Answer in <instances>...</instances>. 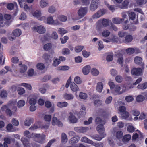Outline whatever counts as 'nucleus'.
<instances>
[{
  "label": "nucleus",
  "instance_id": "obj_8",
  "mask_svg": "<svg viewBox=\"0 0 147 147\" xmlns=\"http://www.w3.org/2000/svg\"><path fill=\"white\" fill-rule=\"evenodd\" d=\"M87 7L80 8L78 11V16L80 18H82L85 16L88 11Z\"/></svg>",
  "mask_w": 147,
  "mask_h": 147
},
{
  "label": "nucleus",
  "instance_id": "obj_18",
  "mask_svg": "<svg viewBox=\"0 0 147 147\" xmlns=\"http://www.w3.org/2000/svg\"><path fill=\"white\" fill-rule=\"evenodd\" d=\"M116 56L118 57L117 61V62L120 64L121 66H123V55L120 53H118L116 54Z\"/></svg>",
  "mask_w": 147,
  "mask_h": 147
},
{
  "label": "nucleus",
  "instance_id": "obj_35",
  "mask_svg": "<svg viewBox=\"0 0 147 147\" xmlns=\"http://www.w3.org/2000/svg\"><path fill=\"white\" fill-rule=\"evenodd\" d=\"M27 67L25 64H23L21 66L19 69V71L21 73H24L27 70Z\"/></svg>",
  "mask_w": 147,
  "mask_h": 147
},
{
  "label": "nucleus",
  "instance_id": "obj_63",
  "mask_svg": "<svg viewBox=\"0 0 147 147\" xmlns=\"http://www.w3.org/2000/svg\"><path fill=\"white\" fill-rule=\"evenodd\" d=\"M103 137H101L100 136L98 135H94L92 136V138L94 139L98 140L99 141H100L103 138Z\"/></svg>",
  "mask_w": 147,
  "mask_h": 147
},
{
  "label": "nucleus",
  "instance_id": "obj_1",
  "mask_svg": "<svg viewBox=\"0 0 147 147\" xmlns=\"http://www.w3.org/2000/svg\"><path fill=\"white\" fill-rule=\"evenodd\" d=\"M96 123L99 124L96 128V129L98 133L101 135L104 132V128L103 125L101 124L102 120L99 117H97L95 119Z\"/></svg>",
  "mask_w": 147,
  "mask_h": 147
},
{
  "label": "nucleus",
  "instance_id": "obj_59",
  "mask_svg": "<svg viewBox=\"0 0 147 147\" xmlns=\"http://www.w3.org/2000/svg\"><path fill=\"white\" fill-rule=\"evenodd\" d=\"M78 140L77 138L74 137L71 139L70 142L71 144H73L74 143H76L78 142Z\"/></svg>",
  "mask_w": 147,
  "mask_h": 147
},
{
  "label": "nucleus",
  "instance_id": "obj_53",
  "mask_svg": "<svg viewBox=\"0 0 147 147\" xmlns=\"http://www.w3.org/2000/svg\"><path fill=\"white\" fill-rule=\"evenodd\" d=\"M86 113V111L80 110V112L77 113L76 114L79 118H81L83 117L85 115Z\"/></svg>",
  "mask_w": 147,
  "mask_h": 147
},
{
  "label": "nucleus",
  "instance_id": "obj_12",
  "mask_svg": "<svg viewBox=\"0 0 147 147\" xmlns=\"http://www.w3.org/2000/svg\"><path fill=\"white\" fill-rule=\"evenodd\" d=\"M98 21L101 24L102 26L105 27L108 26L111 22L109 20L106 18L101 19L99 20Z\"/></svg>",
  "mask_w": 147,
  "mask_h": 147
},
{
  "label": "nucleus",
  "instance_id": "obj_25",
  "mask_svg": "<svg viewBox=\"0 0 147 147\" xmlns=\"http://www.w3.org/2000/svg\"><path fill=\"white\" fill-rule=\"evenodd\" d=\"M124 20V19L120 18H113L112 20L113 23L116 24H119Z\"/></svg>",
  "mask_w": 147,
  "mask_h": 147
},
{
  "label": "nucleus",
  "instance_id": "obj_11",
  "mask_svg": "<svg viewBox=\"0 0 147 147\" xmlns=\"http://www.w3.org/2000/svg\"><path fill=\"white\" fill-rule=\"evenodd\" d=\"M74 112L72 111L69 113L70 116L69 117V119L71 123H76L78 121V119L76 118L74 115Z\"/></svg>",
  "mask_w": 147,
  "mask_h": 147
},
{
  "label": "nucleus",
  "instance_id": "obj_23",
  "mask_svg": "<svg viewBox=\"0 0 147 147\" xmlns=\"http://www.w3.org/2000/svg\"><path fill=\"white\" fill-rule=\"evenodd\" d=\"M91 68L90 66L88 65L84 67L82 69V71L83 74L84 75H87L89 72Z\"/></svg>",
  "mask_w": 147,
  "mask_h": 147
},
{
  "label": "nucleus",
  "instance_id": "obj_15",
  "mask_svg": "<svg viewBox=\"0 0 147 147\" xmlns=\"http://www.w3.org/2000/svg\"><path fill=\"white\" fill-rule=\"evenodd\" d=\"M41 13L40 11H36L33 13V16L37 18L39 20H42L46 19L45 16L40 17L41 16Z\"/></svg>",
  "mask_w": 147,
  "mask_h": 147
},
{
  "label": "nucleus",
  "instance_id": "obj_57",
  "mask_svg": "<svg viewBox=\"0 0 147 147\" xmlns=\"http://www.w3.org/2000/svg\"><path fill=\"white\" fill-rule=\"evenodd\" d=\"M17 91L19 95H22L25 92V91L24 88L19 87L18 88Z\"/></svg>",
  "mask_w": 147,
  "mask_h": 147
},
{
  "label": "nucleus",
  "instance_id": "obj_38",
  "mask_svg": "<svg viewBox=\"0 0 147 147\" xmlns=\"http://www.w3.org/2000/svg\"><path fill=\"white\" fill-rule=\"evenodd\" d=\"M84 46L81 45H78L75 47L74 50L76 52L79 53L81 52L84 49Z\"/></svg>",
  "mask_w": 147,
  "mask_h": 147
},
{
  "label": "nucleus",
  "instance_id": "obj_13",
  "mask_svg": "<svg viewBox=\"0 0 147 147\" xmlns=\"http://www.w3.org/2000/svg\"><path fill=\"white\" fill-rule=\"evenodd\" d=\"M33 29L36 30L40 34H43L45 32V29L42 26H37L36 27L35 26L33 27Z\"/></svg>",
  "mask_w": 147,
  "mask_h": 147
},
{
  "label": "nucleus",
  "instance_id": "obj_47",
  "mask_svg": "<svg viewBox=\"0 0 147 147\" xmlns=\"http://www.w3.org/2000/svg\"><path fill=\"white\" fill-rule=\"evenodd\" d=\"M51 78L50 75H46L43 78L41 79V81L43 82H47L50 80Z\"/></svg>",
  "mask_w": 147,
  "mask_h": 147
},
{
  "label": "nucleus",
  "instance_id": "obj_4",
  "mask_svg": "<svg viewBox=\"0 0 147 147\" xmlns=\"http://www.w3.org/2000/svg\"><path fill=\"white\" fill-rule=\"evenodd\" d=\"M131 74L132 75L139 76L142 75L143 71L140 68H134L131 70Z\"/></svg>",
  "mask_w": 147,
  "mask_h": 147
},
{
  "label": "nucleus",
  "instance_id": "obj_32",
  "mask_svg": "<svg viewBox=\"0 0 147 147\" xmlns=\"http://www.w3.org/2000/svg\"><path fill=\"white\" fill-rule=\"evenodd\" d=\"M138 89L144 90L147 88V82L144 83L142 84H139L137 86Z\"/></svg>",
  "mask_w": 147,
  "mask_h": 147
},
{
  "label": "nucleus",
  "instance_id": "obj_62",
  "mask_svg": "<svg viewBox=\"0 0 147 147\" xmlns=\"http://www.w3.org/2000/svg\"><path fill=\"white\" fill-rule=\"evenodd\" d=\"M60 63V61L58 59H56L53 61V65L55 67L57 66Z\"/></svg>",
  "mask_w": 147,
  "mask_h": 147
},
{
  "label": "nucleus",
  "instance_id": "obj_55",
  "mask_svg": "<svg viewBox=\"0 0 147 147\" xmlns=\"http://www.w3.org/2000/svg\"><path fill=\"white\" fill-rule=\"evenodd\" d=\"M21 85L25 87L27 89L29 90H30L32 89V87L31 85L26 83H22L21 84Z\"/></svg>",
  "mask_w": 147,
  "mask_h": 147
},
{
  "label": "nucleus",
  "instance_id": "obj_64",
  "mask_svg": "<svg viewBox=\"0 0 147 147\" xmlns=\"http://www.w3.org/2000/svg\"><path fill=\"white\" fill-rule=\"evenodd\" d=\"M125 100L127 102H132L134 100V98L131 96H128L125 97Z\"/></svg>",
  "mask_w": 147,
  "mask_h": 147
},
{
  "label": "nucleus",
  "instance_id": "obj_44",
  "mask_svg": "<svg viewBox=\"0 0 147 147\" xmlns=\"http://www.w3.org/2000/svg\"><path fill=\"white\" fill-rule=\"evenodd\" d=\"M62 53L63 55H69L70 53V51L67 48H63L62 50Z\"/></svg>",
  "mask_w": 147,
  "mask_h": 147
},
{
  "label": "nucleus",
  "instance_id": "obj_37",
  "mask_svg": "<svg viewBox=\"0 0 147 147\" xmlns=\"http://www.w3.org/2000/svg\"><path fill=\"white\" fill-rule=\"evenodd\" d=\"M40 123V122H38L37 123L33 125H32L29 128V129L31 130H34L38 128L41 127L40 125H39V123Z\"/></svg>",
  "mask_w": 147,
  "mask_h": 147
},
{
  "label": "nucleus",
  "instance_id": "obj_20",
  "mask_svg": "<svg viewBox=\"0 0 147 147\" xmlns=\"http://www.w3.org/2000/svg\"><path fill=\"white\" fill-rule=\"evenodd\" d=\"M21 140L23 143L24 147H31L29 144L28 140L26 138L22 137Z\"/></svg>",
  "mask_w": 147,
  "mask_h": 147
},
{
  "label": "nucleus",
  "instance_id": "obj_33",
  "mask_svg": "<svg viewBox=\"0 0 147 147\" xmlns=\"http://www.w3.org/2000/svg\"><path fill=\"white\" fill-rule=\"evenodd\" d=\"M103 27L102 25L98 20L96 24V30L98 31H100L102 30Z\"/></svg>",
  "mask_w": 147,
  "mask_h": 147
},
{
  "label": "nucleus",
  "instance_id": "obj_60",
  "mask_svg": "<svg viewBox=\"0 0 147 147\" xmlns=\"http://www.w3.org/2000/svg\"><path fill=\"white\" fill-rule=\"evenodd\" d=\"M94 105L96 106H99L102 105V101L99 100H96L94 102Z\"/></svg>",
  "mask_w": 147,
  "mask_h": 147
},
{
  "label": "nucleus",
  "instance_id": "obj_10",
  "mask_svg": "<svg viewBox=\"0 0 147 147\" xmlns=\"http://www.w3.org/2000/svg\"><path fill=\"white\" fill-rule=\"evenodd\" d=\"M52 124L53 125H56L59 127H61L63 126V124L62 122L56 117H53L52 121Z\"/></svg>",
  "mask_w": 147,
  "mask_h": 147
},
{
  "label": "nucleus",
  "instance_id": "obj_28",
  "mask_svg": "<svg viewBox=\"0 0 147 147\" xmlns=\"http://www.w3.org/2000/svg\"><path fill=\"white\" fill-rule=\"evenodd\" d=\"M142 58L139 56L136 57L134 59V62L136 64L140 65L142 63Z\"/></svg>",
  "mask_w": 147,
  "mask_h": 147
},
{
  "label": "nucleus",
  "instance_id": "obj_7",
  "mask_svg": "<svg viewBox=\"0 0 147 147\" xmlns=\"http://www.w3.org/2000/svg\"><path fill=\"white\" fill-rule=\"evenodd\" d=\"M99 3V0H92L90 6V9L92 11H94L98 7Z\"/></svg>",
  "mask_w": 147,
  "mask_h": 147
},
{
  "label": "nucleus",
  "instance_id": "obj_3",
  "mask_svg": "<svg viewBox=\"0 0 147 147\" xmlns=\"http://www.w3.org/2000/svg\"><path fill=\"white\" fill-rule=\"evenodd\" d=\"M34 136L36 138L37 142L40 144H43L45 142L46 136L44 134H34Z\"/></svg>",
  "mask_w": 147,
  "mask_h": 147
},
{
  "label": "nucleus",
  "instance_id": "obj_50",
  "mask_svg": "<svg viewBox=\"0 0 147 147\" xmlns=\"http://www.w3.org/2000/svg\"><path fill=\"white\" fill-rule=\"evenodd\" d=\"M114 88L115 91L116 92L117 94H120L122 93V92L120 91L121 87L119 86L116 85Z\"/></svg>",
  "mask_w": 147,
  "mask_h": 147
},
{
  "label": "nucleus",
  "instance_id": "obj_46",
  "mask_svg": "<svg viewBox=\"0 0 147 147\" xmlns=\"http://www.w3.org/2000/svg\"><path fill=\"white\" fill-rule=\"evenodd\" d=\"M48 4L47 0H41L40 2V5L42 7H45Z\"/></svg>",
  "mask_w": 147,
  "mask_h": 147
},
{
  "label": "nucleus",
  "instance_id": "obj_49",
  "mask_svg": "<svg viewBox=\"0 0 147 147\" xmlns=\"http://www.w3.org/2000/svg\"><path fill=\"white\" fill-rule=\"evenodd\" d=\"M37 100L36 98H31L29 100V103L32 105H34L36 103Z\"/></svg>",
  "mask_w": 147,
  "mask_h": 147
},
{
  "label": "nucleus",
  "instance_id": "obj_2",
  "mask_svg": "<svg viewBox=\"0 0 147 147\" xmlns=\"http://www.w3.org/2000/svg\"><path fill=\"white\" fill-rule=\"evenodd\" d=\"M128 15L131 23L136 24L138 23V16L136 15L135 13L129 11Z\"/></svg>",
  "mask_w": 147,
  "mask_h": 147
},
{
  "label": "nucleus",
  "instance_id": "obj_39",
  "mask_svg": "<svg viewBox=\"0 0 147 147\" xmlns=\"http://www.w3.org/2000/svg\"><path fill=\"white\" fill-rule=\"evenodd\" d=\"M52 47L51 44V43H48L44 45L43 48L45 50L47 51L51 49Z\"/></svg>",
  "mask_w": 147,
  "mask_h": 147
},
{
  "label": "nucleus",
  "instance_id": "obj_61",
  "mask_svg": "<svg viewBox=\"0 0 147 147\" xmlns=\"http://www.w3.org/2000/svg\"><path fill=\"white\" fill-rule=\"evenodd\" d=\"M147 2V0H137L136 3L139 5L145 4Z\"/></svg>",
  "mask_w": 147,
  "mask_h": 147
},
{
  "label": "nucleus",
  "instance_id": "obj_45",
  "mask_svg": "<svg viewBox=\"0 0 147 147\" xmlns=\"http://www.w3.org/2000/svg\"><path fill=\"white\" fill-rule=\"evenodd\" d=\"M144 96L141 95H138L136 98V100L138 102H141L144 100Z\"/></svg>",
  "mask_w": 147,
  "mask_h": 147
},
{
  "label": "nucleus",
  "instance_id": "obj_51",
  "mask_svg": "<svg viewBox=\"0 0 147 147\" xmlns=\"http://www.w3.org/2000/svg\"><path fill=\"white\" fill-rule=\"evenodd\" d=\"M25 102L24 100H20L18 102L17 106L18 107H23L25 104Z\"/></svg>",
  "mask_w": 147,
  "mask_h": 147
},
{
  "label": "nucleus",
  "instance_id": "obj_19",
  "mask_svg": "<svg viewBox=\"0 0 147 147\" xmlns=\"http://www.w3.org/2000/svg\"><path fill=\"white\" fill-rule=\"evenodd\" d=\"M7 6L8 9L10 10H13L15 7L16 8L18 7L17 3L15 2L13 3H8Z\"/></svg>",
  "mask_w": 147,
  "mask_h": 147
},
{
  "label": "nucleus",
  "instance_id": "obj_36",
  "mask_svg": "<svg viewBox=\"0 0 147 147\" xmlns=\"http://www.w3.org/2000/svg\"><path fill=\"white\" fill-rule=\"evenodd\" d=\"M123 132L120 131H117L115 134V136L118 140L121 139L123 137Z\"/></svg>",
  "mask_w": 147,
  "mask_h": 147
},
{
  "label": "nucleus",
  "instance_id": "obj_9",
  "mask_svg": "<svg viewBox=\"0 0 147 147\" xmlns=\"http://www.w3.org/2000/svg\"><path fill=\"white\" fill-rule=\"evenodd\" d=\"M127 53L129 55L133 54L134 53H138L140 52V50L138 49H134L133 48H129L126 49Z\"/></svg>",
  "mask_w": 147,
  "mask_h": 147
},
{
  "label": "nucleus",
  "instance_id": "obj_42",
  "mask_svg": "<svg viewBox=\"0 0 147 147\" xmlns=\"http://www.w3.org/2000/svg\"><path fill=\"white\" fill-rule=\"evenodd\" d=\"M47 24H54V21L51 16L48 17L47 20Z\"/></svg>",
  "mask_w": 147,
  "mask_h": 147
},
{
  "label": "nucleus",
  "instance_id": "obj_14",
  "mask_svg": "<svg viewBox=\"0 0 147 147\" xmlns=\"http://www.w3.org/2000/svg\"><path fill=\"white\" fill-rule=\"evenodd\" d=\"M88 129V128L87 127H77L74 128L75 131L79 133L85 132Z\"/></svg>",
  "mask_w": 147,
  "mask_h": 147
},
{
  "label": "nucleus",
  "instance_id": "obj_6",
  "mask_svg": "<svg viewBox=\"0 0 147 147\" xmlns=\"http://www.w3.org/2000/svg\"><path fill=\"white\" fill-rule=\"evenodd\" d=\"M99 3V0H92L90 6V9L92 11H94L98 7Z\"/></svg>",
  "mask_w": 147,
  "mask_h": 147
},
{
  "label": "nucleus",
  "instance_id": "obj_16",
  "mask_svg": "<svg viewBox=\"0 0 147 147\" xmlns=\"http://www.w3.org/2000/svg\"><path fill=\"white\" fill-rule=\"evenodd\" d=\"M1 108L2 111H5V113L7 115L11 116L12 115L11 111L8 108V107L7 105H4L1 107Z\"/></svg>",
  "mask_w": 147,
  "mask_h": 147
},
{
  "label": "nucleus",
  "instance_id": "obj_27",
  "mask_svg": "<svg viewBox=\"0 0 147 147\" xmlns=\"http://www.w3.org/2000/svg\"><path fill=\"white\" fill-rule=\"evenodd\" d=\"M13 36L16 37L20 36L22 34L21 30L19 29H16L14 30L12 32Z\"/></svg>",
  "mask_w": 147,
  "mask_h": 147
},
{
  "label": "nucleus",
  "instance_id": "obj_5",
  "mask_svg": "<svg viewBox=\"0 0 147 147\" xmlns=\"http://www.w3.org/2000/svg\"><path fill=\"white\" fill-rule=\"evenodd\" d=\"M106 11L104 9H100L98 10L96 13L94 14L92 17L93 19L98 18L104 14Z\"/></svg>",
  "mask_w": 147,
  "mask_h": 147
},
{
  "label": "nucleus",
  "instance_id": "obj_29",
  "mask_svg": "<svg viewBox=\"0 0 147 147\" xmlns=\"http://www.w3.org/2000/svg\"><path fill=\"white\" fill-rule=\"evenodd\" d=\"M33 119L32 118H27L24 122V125L26 126H29L32 123Z\"/></svg>",
  "mask_w": 147,
  "mask_h": 147
},
{
  "label": "nucleus",
  "instance_id": "obj_41",
  "mask_svg": "<svg viewBox=\"0 0 147 147\" xmlns=\"http://www.w3.org/2000/svg\"><path fill=\"white\" fill-rule=\"evenodd\" d=\"M91 73L93 75L95 76L98 75L99 73V71L95 68L92 69Z\"/></svg>",
  "mask_w": 147,
  "mask_h": 147
},
{
  "label": "nucleus",
  "instance_id": "obj_17",
  "mask_svg": "<svg viewBox=\"0 0 147 147\" xmlns=\"http://www.w3.org/2000/svg\"><path fill=\"white\" fill-rule=\"evenodd\" d=\"M133 38V37L131 35L128 34L125 35L123 41L124 43H129L132 41Z\"/></svg>",
  "mask_w": 147,
  "mask_h": 147
},
{
  "label": "nucleus",
  "instance_id": "obj_24",
  "mask_svg": "<svg viewBox=\"0 0 147 147\" xmlns=\"http://www.w3.org/2000/svg\"><path fill=\"white\" fill-rule=\"evenodd\" d=\"M70 86L71 90L73 92H76L78 90V86L74 82H72L70 84Z\"/></svg>",
  "mask_w": 147,
  "mask_h": 147
},
{
  "label": "nucleus",
  "instance_id": "obj_21",
  "mask_svg": "<svg viewBox=\"0 0 147 147\" xmlns=\"http://www.w3.org/2000/svg\"><path fill=\"white\" fill-rule=\"evenodd\" d=\"M131 136L129 134H127L124 135L123 136L122 139L123 142L124 143L128 142L131 139Z\"/></svg>",
  "mask_w": 147,
  "mask_h": 147
},
{
  "label": "nucleus",
  "instance_id": "obj_43",
  "mask_svg": "<svg viewBox=\"0 0 147 147\" xmlns=\"http://www.w3.org/2000/svg\"><path fill=\"white\" fill-rule=\"evenodd\" d=\"M131 113L133 115L136 117L139 116L140 114L139 111L136 109L132 110Z\"/></svg>",
  "mask_w": 147,
  "mask_h": 147
},
{
  "label": "nucleus",
  "instance_id": "obj_48",
  "mask_svg": "<svg viewBox=\"0 0 147 147\" xmlns=\"http://www.w3.org/2000/svg\"><path fill=\"white\" fill-rule=\"evenodd\" d=\"M110 34V32L109 31L107 30H105L102 32V36L104 37H107L109 36Z\"/></svg>",
  "mask_w": 147,
  "mask_h": 147
},
{
  "label": "nucleus",
  "instance_id": "obj_22",
  "mask_svg": "<svg viewBox=\"0 0 147 147\" xmlns=\"http://www.w3.org/2000/svg\"><path fill=\"white\" fill-rule=\"evenodd\" d=\"M103 86V84L102 82H99L97 83L96 87L97 91L100 93L102 92Z\"/></svg>",
  "mask_w": 147,
  "mask_h": 147
},
{
  "label": "nucleus",
  "instance_id": "obj_58",
  "mask_svg": "<svg viewBox=\"0 0 147 147\" xmlns=\"http://www.w3.org/2000/svg\"><path fill=\"white\" fill-rule=\"evenodd\" d=\"M82 54L84 57L87 58L90 55V53L89 52H87L86 50H83L82 51Z\"/></svg>",
  "mask_w": 147,
  "mask_h": 147
},
{
  "label": "nucleus",
  "instance_id": "obj_56",
  "mask_svg": "<svg viewBox=\"0 0 147 147\" xmlns=\"http://www.w3.org/2000/svg\"><path fill=\"white\" fill-rule=\"evenodd\" d=\"M36 67L37 68L40 70L43 69L45 68L44 65L42 63H39L37 64Z\"/></svg>",
  "mask_w": 147,
  "mask_h": 147
},
{
  "label": "nucleus",
  "instance_id": "obj_40",
  "mask_svg": "<svg viewBox=\"0 0 147 147\" xmlns=\"http://www.w3.org/2000/svg\"><path fill=\"white\" fill-rule=\"evenodd\" d=\"M79 96L81 99L85 100L87 98L88 95L87 94L85 93L80 92L79 94Z\"/></svg>",
  "mask_w": 147,
  "mask_h": 147
},
{
  "label": "nucleus",
  "instance_id": "obj_34",
  "mask_svg": "<svg viewBox=\"0 0 147 147\" xmlns=\"http://www.w3.org/2000/svg\"><path fill=\"white\" fill-rule=\"evenodd\" d=\"M61 142L63 143H66L68 139L66 134L63 133L61 134Z\"/></svg>",
  "mask_w": 147,
  "mask_h": 147
},
{
  "label": "nucleus",
  "instance_id": "obj_54",
  "mask_svg": "<svg viewBox=\"0 0 147 147\" xmlns=\"http://www.w3.org/2000/svg\"><path fill=\"white\" fill-rule=\"evenodd\" d=\"M7 95V93L6 91L3 90L1 92L0 95L3 98H6Z\"/></svg>",
  "mask_w": 147,
  "mask_h": 147
},
{
  "label": "nucleus",
  "instance_id": "obj_52",
  "mask_svg": "<svg viewBox=\"0 0 147 147\" xmlns=\"http://www.w3.org/2000/svg\"><path fill=\"white\" fill-rule=\"evenodd\" d=\"M67 32V31L65 30L63 28H60L59 29L58 33L61 35H63Z\"/></svg>",
  "mask_w": 147,
  "mask_h": 147
},
{
  "label": "nucleus",
  "instance_id": "obj_26",
  "mask_svg": "<svg viewBox=\"0 0 147 147\" xmlns=\"http://www.w3.org/2000/svg\"><path fill=\"white\" fill-rule=\"evenodd\" d=\"M64 98L66 100H72L74 98V95L71 94L65 93L63 95Z\"/></svg>",
  "mask_w": 147,
  "mask_h": 147
},
{
  "label": "nucleus",
  "instance_id": "obj_30",
  "mask_svg": "<svg viewBox=\"0 0 147 147\" xmlns=\"http://www.w3.org/2000/svg\"><path fill=\"white\" fill-rule=\"evenodd\" d=\"M81 141L82 142L87 143L91 144H93V141L88 139L86 137H82L81 138Z\"/></svg>",
  "mask_w": 147,
  "mask_h": 147
},
{
  "label": "nucleus",
  "instance_id": "obj_31",
  "mask_svg": "<svg viewBox=\"0 0 147 147\" xmlns=\"http://www.w3.org/2000/svg\"><path fill=\"white\" fill-rule=\"evenodd\" d=\"M68 103L66 102H58L57 104V106L60 108L66 107Z\"/></svg>",
  "mask_w": 147,
  "mask_h": 147
}]
</instances>
